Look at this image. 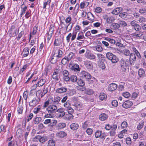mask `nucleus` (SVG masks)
<instances>
[{
    "mask_svg": "<svg viewBox=\"0 0 146 146\" xmlns=\"http://www.w3.org/2000/svg\"><path fill=\"white\" fill-rule=\"evenodd\" d=\"M60 100V98L59 96L55 97L54 99L51 98H49L47 100L44 102L43 107L44 108H46L49 105V104H53L56 105L58 104Z\"/></svg>",
    "mask_w": 146,
    "mask_h": 146,
    "instance_id": "1",
    "label": "nucleus"
},
{
    "mask_svg": "<svg viewBox=\"0 0 146 146\" xmlns=\"http://www.w3.org/2000/svg\"><path fill=\"white\" fill-rule=\"evenodd\" d=\"M46 109L47 111L48 114L45 115V117L46 118H49L52 117L51 114L55 113L56 111L58 108L56 105L53 104H49Z\"/></svg>",
    "mask_w": 146,
    "mask_h": 146,
    "instance_id": "2",
    "label": "nucleus"
},
{
    "mask_svg": "<svg viewBox=\"0 0 146 146\" xmlns=\"http://www.w3.org/2000/svg\"><path fill=\"white\" fill-rule=\"evenodd\" d=\"M129 60L128 59L125 60L124 59L121 58L120 61V71L122 73L125 72L127 68L126 62H129Z\"/></svg>",
    "mask_w": 146,
    "mask_h": 146,
    "instance_id": "3",
    "label": "nucleus"
},
{
    "mask_svg": "<svg viewBox=\"0 0 146 146\" xmlns=\"http://www.w3.org/2000/svg\"><path fill=\"white\" fill-rule=\"evenodd\" d=\"M94 135L96 138H100V139L103 140L105 139L106 136V135L105 133H102V131L100 130H96Z\"/></svg>",
    "mask_w": 146,
    "mask_h": 146,
    "instance_id": "4",
    "label": "nucleus"
},
{
    "mask_svg": "<svg viewBox=\"0 0 146 146\" xmlns=\"http://www.w3.org/2000/svg\"><path fill=\"white\" fill-rule=\"evenodd\" d=\"M77 32L73 31L72 33H69L66 36V40L68 42H69L70 41V39L71 38V41H73L76 38Z\"/></svg>",
    "mask_w": 146,
    "mask_h": 146,
    "instance_id": "5",
    "label": "nucleus"
},
{
    "mask_svg": "<svg viewBox=\"0 0 146 146\" xmlns=\"http://www.w3.org/2000/svg\"><path fill=\"white\" fill-rule=\"evenodd\" d=\"M54 27L52 25H50L48 32L46 34V37L47 38V40L48 42L51 38L52 35L54 33Z\"/></svg>",
    "mask_w": 146,
    "mask_h": 146,
    "instance_id": "6",
    "label": "nucleus"
},
{
    "mask_svg": "<svg viewBox=\"0 0 146 146\" xmlns=\"http://www.w3.org/2000/svg\"><path fill=\"white\" fill-rule=\"evenodd\" d=\"M40 100V99L38 97L34 98L29 102V106L32 107H35L39 103Z\"/></svg>",
    "mask_w": 146,
    "mask_h": 146,
    "instance_id": "7",
    "label": "nucleus"
},
{
    "mask_svg": "<svg viewBox=\"0 0 146 146\" xmlns=\"http://www.w3.org/2000/svg\"><path fill=\"white\" fill-rule=\"evenodd\" d=\"M80 76L86 79H90L91 78V75L88 72L85 71H83L81 72L80 73Z\"/></svg>",
    "mask_w": 146,
    "mask_h": 146,
    "instance_id": "8",
    "label": "nucleus"
},
{
    "mask_svg": "<svg viewBox=\"0 0 146 146\" xmlns=\"http://www.w3.org/2000/svg\"><path fill=\"white\" fill-rule=\"evenodd\" d=\"M62 51L58 49H56L54 50L53 56L57 58H58L62 57Z\"/></svg>",
    "mask_w": 146,
    "mask_h": 146,
    "instance_id": "9",
    "label": "nucleus"
},
{
    "mask_svg": "<svg viewBox=\"0 0 146 146\" xmlns=\"http://www.w3.org/2000/svg\"><path fill=\"white\" fill-rule=\"evenodd\" d=\"M75 110L80 111L84 109V107L83 105L80 103L76 102L73 105Z\"/></svg>",
    "mask_w": 146,
    "mask_h": 146,
    "instance_id": "10",
    "label": "nucleus"
},
{
    "mask_svg": "<svg viewBox=\"0 0 146 146\" xmlns=\"http://www.w3.org/2000/svg\"><path fill=\"white\" fill-rule=\"evenodd\" d=\"M21 10L20 17H21L26 12V11L27 9V6L25 5L24 2H23V3L21 6Z\"/></svg>",
    "mask_w": 146,
    "mask_h": 146,
    "instance_id": "11",
    "label": "nucleus"
},
{
    "mask_svg": "<svg viewBox=\"0 0 146 146\" xmlns=\"http://www.w3.org/2000/svg\"><path fill=\"white\" fill-rule=\"evenodd\" d=\"M136 59L135 54L133 53H131L129 55V60L131 65H133L134 62L136 60Z\"/></svg>",
    "mask_w": 146,
    "mask_h": 146,
    "instance_id": "12",
    "label": "nucleus"
},
{
    "mask_svg": "<svg viewBox=\"0 0 146 146\" xmlns=\"http://www.w3.org/2000/svg\"><path fill=\"white\" fill-rule=\"evenodd\" d=\"M132 105V102L131 101L128 100L124 102L122 106L123 108L127 109L130 108Z\"/></svg>",
    "mask_w": 146,
    "mask_h": 146,
    "instance_id": "13",
    "label": "nucleus"
},
{
    "mask_svg": "<svg viewBox=\"0 0 146 146\" xmlns=\"http://www.w3.org/2000/svg\"><path fill=\"white\" fill-rule=\"evenodd\" d=\"M84 64L85 66L87 69L89 70L92 69L93 68V65L92 62L88 60H86L84 62Z\"/></svg>",
    "mask_w": 146,
    "mask_h": 146,
    "instance_id": "14",
    "label": "nucleus"
},
{
    "mask_svg": "<svg viewBox=\"0 0 146 146\" xmlns=\"http://www.w3.org/2000/svg\"><path fill=\"white\" fill-rule=\"evenodd\" d=\"M117 87V85L115 83H111L109 85L108 87V90L111 92L115 90Z\"/></svg>",
    "mask_w": 146,
    "mask_h": 146,
    "instance_id": "15",
    "label": "nucleus"
},
{
    "mask_svg": "<svg viewBox=\"0 0 146 146\" xmlns=\"http://www.w3.org/2000/svg\"><path fill=\"white\" fill-rule=\"evenodd\" d=\"M66 133L63 131H60L58 132L56 134V137L60 139L64 138L66 137Z\"/></svg>",
    "mask_w": 146,
    "mask_h": 146,
    "instance_id": "16",
    "label": "nucleus"
},
{
    "mask_svg": "<svg viewBox=\"0 0 146 146\" xmlns=\"http://www.w3.org/2000/svg\"><path fill=\"white\" fill-rule=\"evenodd\" d=\"M131 50L135 52L137 57L141 59V55L138 50L136 49L135 47L134 46L131 47Z\"/></svg>",
    "mask_w": 146,
    "mask_h": 146,
    "instance_id": "17",
    "label": "nucleus"
},
{
    "mask_svg": "<svg viewBox=\"0 0 146 146\" xmlns=\"http://www.w3.org/2000/svg\"><path fill=\"white\" fill-rule=\"evenodd\" d=\"M71 68L72 70H73L76 72H77L80 71L79 66L78 65L76 64H73Z\"/></svg>",
    "mask_w": 146,
    "mask_h": 146,
    "instance_id": "18",
    "label": "nucleus"
},
{
    "mask_svg": "<svg viewBox=\"0 0 146 146\" xmlns=\"http://www.w3.org/2000/svg\"><path fill=\"white\" fill-rule=\"evenodd\" d=\"M122 9V8L121 7L116 8L113 10L112 13L113 14L115 15H118L121 11Z\"/></svg>",
    "mask_w": 146,
    "mask_h": 146,
    "instance_id": "19",
    "label": "nucleus"
},
{
    "mask_svg": "<svg viewBox=\"0 0 146 146\" xmlns=\"http://www.w3.org/2000/svg\"><path fill=\"white\" fill-rule=\"evenodd\" d=\"M112 63H116L117 62L119 61L118 58L115 55L113 54L110 60Z\"/></svg>",
    "mask_w": 146,
    "mask_h": 146,
    "instance_id": "20",
    "label": "nucleus"
},
{
    "mask_svg": "<svg viewBox=\"0 0 146 146\" xmlns=\"http://www.w3.org/2000/svg\"><path fill=\"white\" fill-rule=\"evenodd\" d=\"M40 108H36L33 110V112L35 114L39 113V115H36L42 116V113L40 111Z\"/></svg>",
    "mask_w": 146,
    "mask_h": 146,
    "instance_id": "21",
    "label": "nucleus"
},
{
    "mask_svg": "<svg viewBox=\"0 0 146 146\" xmlns=\"http://www.w3.org/2000/svg\"><path fill=\"white\" fill-rule=\"evenodd\" d=\"M97 57L100 62H103L105 60V56L101 54H98Z\"/></svg>",
    "mask_w": 146,
    "mask_h": 146,
    "instance_id": "22",
    "label": "nucleus"
},
{
    "mask_svg": "<svg viewBox=\"0 0 146 146\" xmlns=\"http://www.w3.org/2000/svg\"><path fill=\"white\" fill-rule=\"evenodd\" d=\"M67 90V88L66 87H61L58 88L56 90V92L58 93H62L66 92Z\"/></svg>",
    "mask_w": 146,
    "mask_h": 146,
    "instance_id": "23",
    "label": "nucleus"
},
{
    "mask_svg": "<svg viewBox=\"0 0 146 146\" xmlns=\"http://www.w3.org/2000/svg\"><path fill=\"white\" fill-rule=\"evenodd\" d=\"M89 3L86 1H83L81 2L80 5V8L82 9L84 7H87L89 5Z\"/></svg>",
    "mask_w": 146,
    "mask_h": 146,
    "instance_id": "24",
    "label": "nucleus"
},
{
    "mask_svg": "<svg viewBox=\"0 0 146 146\" xmlns=\"http://www.w3.org/2000/svg\"><path fill=\"white\" fill-rule=\"evenodd\" d=\"M138 75L140 77H143L145 76V73L144 70L142 68H140L139 70Z\"/></svg>",
    "mask_w": 146,
    "mask_h": 146,
    "instance_id": "25",
    "label": "nucleus"
},
{
    "mask_svg": "<svg viewBox=\"0 0 146 146\" xmlns=\"http://www.w3.org/2000/svg\"><path fill=\"white\" fill-rule=\"evenodd\" d=\"M108 117L107 115L105 113H103L100 115L99 119L101 121L106 120Z\"/></svg>",
    "mask_w": 146,
    "mask_h": 146,
    "instance_id": "26",
    "label": "nucleus"
},
{
    "mask_svg": "<svg viewBox=\"0 0 146 146\" xmlns=\"http://www.w3.org/2000/svg\"><path fill=\"white\" fill-rule=\"evenodd\" d=\"M87 19L90 21H93L94 20V17L93 14L90 12H88L87 14Z\"/></svg>",
    "mask_w": 146,
    "mask_h": 146,
    "instance_id": "27",
    "label": "nucleus"
},
{
    "mask_svg": "<svg viewBox=\"0 0 146 146\" xmlns=\"http://www.w3.org/2000/svg\"><path fill=\"white\" fill-rule=\"evenodd\" d=\"M66 126V124L64 123H60L58 124L56 128L58 129H60L64 128Z\"/></svg>",
    "mask_w": 146,
    "mask_h": 146,
    "instance_id": "28",
    "label": "nucleus"
},
{
    "mask_svg": "<svg viewBox=\"0 0 146 146\" xmlns=\"http://www.w3.org/2000/svg\"><path fill=\"white\" fill-rule=\"evenodd\" d=\"M29 49L27 47H25L23 49V56L24 57H27L29 54Z\"/></svg>",
    "mask_w": 146,
    "mask_h": 146,
    "instance_id": "29",
    "label": "nucleus"
},
{
    "mask_svg": "<svg viewBox=\"0 0 146 146\" xmlns=\"http://www.w3.org/2000/svg\"><path fill=\"white\" fill-rule=\"evenodd\" d=\"M78 125L76 123H73L70 125V128L73 130L78 129Z\"/></svg>",
    "mask_w": 146,
    "mask_h": 146,
    "instance_id": "30",
    "label": "nucleus"
},
{
    "mask_svg": "<svg viewBox=\"0 0 146 146\" xmlns=\"http://www.w3.org/2000/svg\"><path fill=\"white\" fill-rule=\"evenodd\" d=\"M52 78L57 81H58L59 77L58 75V73L55 71L54 72L52 76Z\"/></svg>",
    "mask_w": 146,
    "mask_h": 146,
    "instance_id": "31",
    "label": "nucleus"
},
{
    "mask_svg": "<svg viewBox=\"0 0 146 146\" xmlns=\"http://www.w3.org/2000/svg\"><path fill=\"white\" fill-rule=\"evenodd\" d=\"M45 82V80L41 79H40L38 82L37 84L38 86L40 87L43 86Z\"/></svg>",
    "mask_w": 146,
    "mask_h": 146,
    "instance_id": "32",
    "label": "nucleus"
},
{
    "mask_svg": "<svg viewBox=\"0 0 146 146\" xmlns=\"http://www.w3.org/2000/svg\"><path fill=\"white\" fill-rule=\"evenodd\" d=\"M39 141L41 143H43L46 141L48 139V137L46 136H42L40 135Z\"/></svg>",
    "mask_w": 146,
    "mask_h": 146,
    "instance_id": "33",
    "label": "nucleus"
},
{
    "mask_svg": "<svg viewBox=\"0 0 146 146\" xmlns=\"http://www.w3.org/2000/svg\"><path fill=\"white\" fill-rule=\"evenodd\" d=\"M106 98L107 95L106 94L104 93H101L99 96V99L102 101L104 100Z\"/></svg>",
    "mask_w": 146,
    "mask_h": 146,
    "instance_id": "34",
    "label": "nucleus"
},
{
    "mask_svg": "<svg viewBox=\"0 0 146 146\" xmlns=\"http://www.w3.org/2000/svg\"><path fill=\"white\" fill-rule=\"evenodd\" d=\"M85 38L83 33H79L76 39L78 40H81L84 39Z\"/></svg>",
    "mask_w": 146,
    "mask_h": 146,
    "instance_id": "35",
    "label": "nucleus"
},
{
    "mask_svg": "<svg viewBox=\"0 0 146 146\" xmlns=\"http://www.w3.org/2000/svg\"><path fill=\"white\" fill-rule=\"evenodd\" d=\"M62 44V40L60 39H57L55 40L54 42V45L58 46Z\"/></svg>",
    "mask_w": 146,
    "mask_h": 146,
    "instance_id": "36",
    "label": "nucleus"
},
{
    "mask_svg": "<svg viewBox=\"0 0 146 146\" xmlns=\"http://www.w3.org/2000/svg\"><path fill=\"white\" fill-rule=\"evenodd\" d=\"M66 110L68 111V113L71 115V118L73 117V116L72 114L74 112V110L71 107H70L68 108H66Z\"/></svg>",
    "mask_w": 146,
    "mask_h": 146,
    "instance_id": "37",
    "label": "nucleus"
},
{
    "mask_svg": "<svg viewBox=\"0 0 146 146\" xmlns=\"http://www.w3.org/2000/svg\"><path fill=\"white\" fill-rule=\"evenodd\" d=\"M72 25L73 24L72 23H70L67 26H66V32H68L71 30Z\"/></svg>",
    "mask_w": 146,
    "mask_h": 146,
    "instance_id": "38",
    "label": "nucleus"
},
{
    "mask_svg": "<svg viewBox=\"0 0 146 146\" xmlns=\"http://www.w3.org/2000/svg\"><path fill=\"white\" fill-rule=\"evenodd\" d=\"M41 119V118L40 117H36L34 119L33 122L35 124H37L39 123Z\"/></svg>",
    "mask_w": 146,
    "mask_h": 146,
    "instance_id": "39",
    "label": "nucleus"
},
{
    "mask_svg": "<svg viewBox=\"0 0 146 146\" xmlns=\"http://www.w3.org/2000/svg\"><path fill=\"white\" fill-rule=\"evenodd\" d=\"M111 27L114 29H116L119 27V25L117 23H113L111 25Z\"/></svg>",
    "mask_w": 146,
    "mask_h": 146,
    "instance_id": "40",
    "label": "nucleus"
},
{
    "mask_svg": "<svg viewBox=\"0 0 146 146\" xmlns=\"http://www.w3.org/2000/svg\"><path fill=\"white\" fill-rule=\"evenodd\" d=\"M48 91V88H44L42 92H41L40 94V97L41 98L43 97L47 93Z\"/></svg>",
    "mask_w": 146,
    "mask_h": 146,
    "instance_id": "41",
    "label": "nucleus"
},
{
    "mask_svg": "<svg viewBox=\"0 0 146 146\" xmlns=\"http://www.w3.org/2000/svg\"><path fill=\"white\" fill-rule=\"evenodd\" d=\"M55 142L53 140H49L48 142L47 146H55Z\"/></svg>",
    "mask_w": 146,
    "mask_h": 146,
    "instance_id": "42",
    "label": "nucleus"
},
{
    "mask_svg": "<svg viewBox=\"0 0 146 146\" xmlns=\"http://www.w3.org/2000/svg\"><path fill=\"white\" fill-rule=\"evenodd\" d=\"M70 79L71 81L73 82H76L78 80L77 76L74 75L71 76Z\"/></svg>",
    "mask_w": 146,
    "mask_h": 146,
    "instance_id": "43",
    "label": "nucleus"
},
{
    "mask_svg": "<svg viewBox=\"0 0 146 146\" xmlns=\"http://www.w3.org/2000/svg\"><path fill=\"white\" fill-rule=\"evenodd\" d=\"M23 108L21 105H19L17 108V111L19 114H22L23 113Z\"/></svg>",
    "mask_w": 146,
    "mask_h": 146,
    "instance_id": "44",
    "label": "nucleus"
},
{
    "mask_svg": "<svg viewBox=\"0 0 146 146\" xmlns=\"http://www.w3.org/2000/svg\"><path fill=\"white\" fill-rule=\"evenodd\" d=\"M119 25L120 26L122 27H125L127 25V23L125 21L121 20L119 21Z\"/></svg>",
    "mask_w": 146,
    "mask_h": 146,
    "instance_id": "45",
    "label": "nucleus"
},
{
    "mask_svg": "<svg viewBox=\"0 0 146 146\" xmlns=\"http://www.w3.org/2000/svg\"><path fill=\"white\" fill-rule=\"evenodd\" d=\"M69 61L67 59L66 56H65L61 60V63L64 65L65 64L69 62Z\"/></svg>",
    "mask_w": 146,
    "mask_h": 146,
    "instance_id": "46",
    "label": "nucleus"
},
{
    "mask_svg": "<svg viewBox=\"0 0 146 146\" xmlns=\"http://www.w3.org/2000/svg\"><path fill=\"white\" fill-rule=\"evenodd\" d=\"M77 83L78 85L80 86H83L85 85V83L84 82L82 79H78Z\"/></svg>",
    "mask_w": 146,
    "mask_h": 146,
    "instance_id": "47",
    "label": "nucleus"
},
{
    "mask_svg": "<svg viewBox=\"0 0 146 146\" xmlns=\"http://www.w3.org/2000/svg\"><path fill=\"white\" fill-rule=\"evenodd\" d=\"M144 124V121H142L140 122L137 126V129L138 130L141 129L143 126Z\"/></svg>",
    "mask_w": 146,
    "mask_h": 146,
    "instance_id": "48",
    "label": "nucleus"
},
{
    "mask_svg": "<svg viewBox=\"0 0 146 146\" xmlns=\"http://www.w3.org/2000/svg\"><path fill=\"white\" fill-rule=\"evenodd\" d=\"M128 15L126 12H123L122 13H121L119 15V16L121 18L124 19L126 18Z\"/></svg>",
    "mask_w": 146,
    "mask_h": 146,
    "instance_id": "49",
    "label": "nucleus"
},
{
    "mask_svg": "<svg viewBox=\"0 0 146 146\" xmlns=\"http://www.w3.org/2000/svg\"><path fill=\"white\" fill-rule=\"evenodd\" d=\"M74 56V54L72 52H70L66 56L67 59L69 61Z\"/></svg>",
    "mask_w": 146,
    "mask_h": 146,
    "instance_id": "50",
    "label": "nucleus"
},
{
    "mask_svg": "<svg viewBox=\"0 0 146 146\" xmlns=\"http://www.w3.org/2000/svg\"><path fill=\"white\" fill-rule=\"evenodd\" d=\"M123 54L126 56H129L131 53H130L129 50L127 49H125L123 50Z\"/></svg>",
    "mask_w": 146,
    "mask_h": 146,
    "instance_id": "51",
    "label": "nucleus"
},
{
    "mask_svg": "<svg viewBox=\"0 0 146 146\" xmlns=\"http://www.w3.org/2000/svg\"><path fill=\"white\" fill-rule=\"evenodd\" d=\"M95 48L96 50L98 52H100L103 50V48L100 45H97L96 46Z\"/></svg>",
    "mask_w": 146,
    "mask_h": 146,
    "instance_id": "52",
    "label": "nucleus"
},
{
    "mask_svg": "<svg viewBox=\"0 0 146 146\" xmlns=\"http://www.w3.org/2000/svg\"><path fill=\"white\" fill-rule=\"evenodd\" d=\"M87 58L91 60L94 59L96 58V56L95 55L91 53L89 55H88L86 58Z\"/></svg>",
    "mask_w": 146,
    "mask_h": 146,
    "instance_id": "53",
    "label": "nucleus"
},
{
    "mask_svg": "<svg viewBox=\"0 0 146 146\" xmlns=\"http://www.w3.org/2000/svg\"><path fill=\"white\" fill-rule=\"evenodd\" d=\"M51 1V0H47V1L44 2L43 3V9H46V6L47 5H50V3Z\"/></svg>",
    "mask_w": 146,
    "mask_h": 146,
    "instance_id": "54",
    "label": "nucleus"
},
{
    "mask_svg": "<svg viewBox=\"0 0 146 146\" xmlns=\"http://www.w3.org/2000/svg\"><path fill=\"white\" fill-rule=\"evenodd\" d=\"M57 121L56 120H51V122L49 125L50 126L53 127L57 123Z\"/></svg>",
    "mask_w": 146,
    "mask_h": 146,
    "instance_id": "55",
    "label": "nucleus"
},
{
    "mask_svg": "<svg viewBox=\"0 0 146 146\" xmlns=\"http://www.w3.org/2000/svg\"><path fill=\"white\" fill-rule=\"evenodd\" d=\"M98 65L99 67L102 69H104L106 68L105 65L104 63V62H99L98 63Z\"/></svg>",
    "mask_w": 146,
    "mask_h": 146,
    "instance_id": "56",
    "label": "nucleus"
},
{
    "mask_svg": "<svg viewBox=\"0 0 146 146\" xmlns=\"http://www.w3.org/2000/svg\"><path fill=\"white\" fill-rule=\"evenodd\" d=\"M57 58L54 57L53 56L51 57V59L50 60V62L52 64H54L57 61Z\"/></svg>",
    "mask_w": 146,
    "mask_h": 146,
    "instance_id": "57",
    "label": "nucleus"
},
{
    "mask_svg": "<svg viewBox=\"0 0 146 146\" xmlns=\"http://www.w3.org/2000/svg\"><path fill=\"white\" fill-rule=\"evenodd\" d=\"M139 146H146V141L144 140L138 142Z\"/></svg>",
    "mask_w": 146,
    "mask_h": 146,
    "instance_id": "58",
    "label": "nucleus"
},
{
    "mask_svg": "<svg viewBox=\"0 0 146 146\" xmlns=\"http://www.w3.org/2000/svg\"><path fill=\"white\" fill-rule=\"evenodd\" d=\"M113 55V54L109 52H107L106 54V58L108 60H110L112 56Z\"/></svg>",
    "mask_w": 146,
    "mask_h": 146,
    "instance_id": "59",
    "label": "nucleus"
},
{
    "mask_svg": "<svg viewBox=\"0 0 146 146\" xmlns=\"http://www.w3.org/2000/svg\"><path fill=\"white\" fill-rule=\"evenodd\" d=\"M28 92L27 91H25L24 92L23 94V97L25 100L27 101V98L28 95Z\"/></svg>",
    "mask_w": 146,
    "mask_h": 146,
    "instance_id": "60",
    "label": "nucleus"
},
{
    "mask_svg": "<svg viewBox=\"0 0 146 146\" xmlns=\"http://www.w3.org/2000/svg\"><path fill=\"white\" fill-rule=\"evenodd\" d=\"M112 106L114 107H116L118 105V102L116 100H113L111 102Z\"/></svg>",
    "mask_w": 146,
    "mask_h": 146,
    "instance_id": "61",
    "label": "nucleus"
},
{
    "mask_svg": "<svg viewBox=\"0 0 146 146\" xmlns=\"http://www.w3.org/2000/svg\"><path fill=\"white\" fill-rule=\"evenodd\" d=\"M122 95L125 98H128L130 96V94L128 92H124L122 94Z\"/></svg>",
    "mask_w": 146,
    "mask_h": 146,
    "instance_id": "62",
    "label": "nucleus"
},
{
    "mask_svg": "<svg viewBox=\"0 0 146 146\" xmlns=\"http://www.w3.org/2000/svg\"><path fill=\"white\" fill-rule=\"evenodd\" d=\"M27 64L24 65L22 68L20 70L19 73L20 74H22L24 71L27 69Z\"/></svg>",
    "mask_w": 146,
    "mask_h": 146,
    "instance_id": "63",
    "label": "nucleus"
},
{
    "mask_svg": "<svg viewBox=\"0 0 146 146\" xmlns=\"http://www.w3.org/2000/svg\"><path fill=\"white\" fill-rule=\"evenodd\" d=\"M93 130L91 128H88L86 130V133L88 135H91L93 133Z\"/></svg>",
    "mask_w": 146,
    "mask_h": 146,
    "instance_id": "64",
    "label": "nucleus"
}]
</instances>
